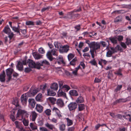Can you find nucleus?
Instances as JSON below:
<instances>
[{"instance_id":"603ef678","label":"nucleus","mask_w":131,"mask_h":131,"mask_svg":"<svg viewBox=\"0 0 131 131\" xmlns=\"http://www.w3.org/2000/svg\"><path fill=\"white\" fill-rule=\"evenodd\" d=\"M12 104L15 105L17 107L19 106L18 101L17 100H14L12 102Z\"/></svg>"},{"instance_id":"79ce46f5","label":"nucleus","mask_w":131,"mask_h":131,"mask_svg":"<svg viewBox=\"0 0 131 131\" xmlns=\"http://www.w3.org/2000/svg\"><path fill=\"white\" fill-rule=\"evenodd\" d=\"M66 120H67V126H70L72 125L73 124L72 121L69 118H67Z\"/></svg>"},{"instance_id":"338daca9","label":"nucleus","mask_w":131,"mask_h":131,"mask_svg":"<svg viewBox=\"0 0 131 131\" xmlns=\"http://www.w3.org/2000/svg\"><path fill=\"white\" fill-rule=\"evenodd\" d=\"M115 48L117 52L119 50H121V49L119 45H117Z\"/></svg>"},{"instance_id":"9b49d317","label":"nucleus","mask_w":131,"mask_h":131,"mask_svg":"<svg viewBox=\"0 0 131 131\" xmlns=\"http://www.w3.org/2000/svg\"><path fill=\"white\" fill-rule=\"evenodd\" d=\"M28 102L29 106L30 108H34L35 106L36 102L35 100L32 99H29Z\"/></svg>"},{"instance_id":"e2e57ef3","label":"nucleus","mask_w":131,"mask_h":131,"mask_svg":"<svg viewBox=\"0 0 131 131\" xmlns=\"http://www.w3.org/2000/svg\"><path fill=\"white\" fill-rule=\"evenodd\" d=\"M121 45L124 48L126 49L127 48L126 44L124 42H121L120 43Z\"/></svg>"},{"instance_id":"a878e982","label":"nucleus","mask_w":131,"mask_h":131,"mask_svg":"<svg viewBox=\"0 0 131 131\" xmlns=\"http://www.w3.org/2000/svg\"><path fill=\"white\" fill-rule=\"evenodd\" d=\"M122 17L121 15L118 16L116 17L114 19V22L115 23H117L121 22L122 21Z\"/></svg>"},{"instance_id":"cd10ccee","label":"nucleus","mask_w":131,"mask_h":131,"mask_svg":"<svg viewBox=\"0 0 131 131\" xmlns=\"http://www.w3.org/2000/svg\"><path fill=\"white\" fill-rule=\"evenodd\" d=\"M50 87L52 89L55 90H57L58 88V84L57 83H54L52 84Z\"/></svg>"},{"instance_id":"473e14b6","label":"nucleus","mask_w":131,"mask_h":131,"mask_svg":"<svg viewBox=\"0 0 131 131\" xmlns=\"http://www.w3.org/2000/svg\"><path fill=\"white\" fill-rule=\"evenodd\" d=\"M66 125L65 124L62 123L59 125L60 130L61 131H64L65 129Z\"/></svg>"},{"instance_id":"13d9d810","label":"nucleus","mask_w":131,"mask_h":131,"mask_svg":"<svg viewBox=\"0 0 131 131\" xmlns=\"http://www.w3.org/2000/svg\"><path fill=\"white\" fill-rule=\"evenodd\" d=\"M89 63L92 65L94 66L96 65L97 64V63L95 59H93L91 61L89 62Z\"/></svg>"},{"instance_id":"c03bdc74","label":"nucleus","mask_w":131,"mask_h":131,"mask_svg":"<svg viewBox=\"0 0 131 131\" xmlns=\"http://www.w3.org/2000/svg\"><path fill=\"white\" fill-rule=\"evenodd\" d=\"M122 87V85H118L116 88L115 89L114 92H117L118 91H119Z\"/></svg>"},{"instance_id":"052dcab7","label":"nucleus","mask_w":131,"mask_h":131,"mask_svg":"<svg viewBox=\"0 0 131 131\" xmlns=\"http://www.w3.org/2000/svg\"><path fill=\"white\" fill-rule=\"evenodd\" d=\"M117 40L120 41L122 40L123 39V37L122 36H118L117 37Z\"/></svg>"},{"instance_id":"f8f14e48","label":"nucleus","mask_w":131,"mask_h":131,"mask_svg":"<svg viewBox=\"0 0 131 131\" xmlns=\"http://www.w3.org/2000/svg\"><path fill=\"white\" fill-rule=\"evenodd\" d=\"M27 63H28V66L29 67L31 68H36V63L32 60L28 59Z\"/></svg>"},{"instance_id":"bb28decb","label":"nucleus","mask_w":131,"mask_h":131,"mask_svg":"<svg viewBox=\"0 0 131 131\" xmlns=\"http://www.w3.org/2000/svg\"><path fill=\"white\" fill-rule=\"evenodd\" d=\"M47 93L48 95L49 96H53L56 94V93L55 92L50 89L48 90Z\"/></svg>"},{"instance_id":"37998d69","label":"nucleus","mask_w":131,"mask_h":131,"mask_svg":"<svg viewBox=\"0 0 131 131\" xmlns=\"http://www.w3.org/2000/svg\"><path fill=\"white\" fill-rule=\"evenodd\" d=\"M46 87V85H40V89L41 90H42L43 93H44L45 92Z\"/></svg>"},{"instance_id":"4468645a","label":"nucleus","mask_w":131,"mask_h":131,"mask_svg":"<svg viewBox=\"0 0 131 131\" xmlns=\"http://www.w3.org/2000/svg\"><path fill=\"white\" fill-rule=\"evenodd\" d=\"M12 23L11 22H9V25L12 28V30L14 32L19 33V28L18 27V26L17 27L14 26H12Z\"/></svg>"},{"instance_id":"f3484780","label":"nucleus","mask_w":131,"mask_h":131,"mask_svg":"<svg viewBox=\"0 0 131 131\" xmlns=\"http://www.w3.org/2000/svg\"><path fill=\"white\" fill-rule=\"evenodd\" d=\"M29 93L31 95H34L37 93L38 91L36 88H31L29 91Z\"/></svg>"},{"instance_id":"5fc2aeb1","label":"nucleus","mask_w":131,"mask_h":131,"mask_svg":"<svg viewBox=\"0 0 131 131\" xmlns=\"http://www.w3.org/2000/svg\"><path fill=\"white\" fill-rule=\"evenodd\" d=\"M101 78L99 79L97 78H95L94 82L95 83H99L101 81Z\"/></svg>"},{"instance_id":"7c9ffc66","label":"nucleus","mask_w":131,"mask_h":131,"mask_svg":"<svg viewBox=\"0 0 131 131\" xmlns=\"http://www.w3.org/2000/svg\"><path fill=\"white\" fill-rule=\"evenodd\" d=\"M123 117L126 119H129V121L131 122V117L130 115L129 114H126L125 115H123Z\"/></svg>"},{"instance_id":"ea45409f","label":"nucleus","mask_w":131,"mask_h":131,"mask_svg":"<svg viewBox=\"0 0 131 131\" xmlns=\"http://www.w3.org/2000/svg\"><path fill=\"white\" fill-rule=\"evenodd\" d=\"M123 11L122 10H117L114 11L112 13V14L113 15L114 14H119L121 13H123Z\"/></svg>"},{"instance_id":"f257e3e1","label":"nucleus","mask_w":131,"mask_h":131,"mask_svg":"<svg viewBox=\"0 0 131 131\" xmlns=\"http://www.w3.org/2000/svg\"><path fill=\"white\" fill-rule=\"evenodd\" d=\"M3 32L8 35V38H9V43L11 42V40L14 38L15 34L12 32L9 26L7 25L4 27L3 30Z\"/></svg>"},{"instance_id":"09e8293b","label":"nucleus","mask_w":131,"mask_h":131,"mask_svg":"<svg viewBox=\"0 0 131 131\" xmlns=\"http://www.w3.org/2000/svg\"><path fill=\"white\" fill-rule=\"evenodd\" d=\"M82 11L81 8V7H80L78 9H74L73 11L71 12L72 13H73L74 12H79Z\"/></svg>"},{"instance_id":"f704fd0d","label":"nucleus","mask_w":131,"mask_h":131,"mask_svg":"<svg viewBox=\"0 0 131 131\" xmlns=\"http://www.w3.org/2000/svg\"><path fill=\"white\" fill-rule=\"evenodd\" d=\"M41 61H39L38 62H37L36 63V68L38 69H40V67L41 66H42V65L41 64Z\"/></svg>"},{"instance_id":"4d7b16f0","label":"nucleus","mask_w":131,"mask_h":131,"mask_svg":"<svg viewBox=\"0 0 131 131\" xmlns=\"http://www.w3.org/2000/svg\"><path fill=\"white\" fill-rule=\"evenodd\" d=\"M125 43L128 45H129L130 44L131 45V40L130 39L127 38Z\"/></svg>"},{"instance_id":"0eeeda50","label":"nucleus","mask_w":131,"mask_h":131,"mask_svg":"<svg viewBox=\"0 0 131 131\" xmlns=\"http://www.w3.org/2000/svg\"><path fill=\"white\" fill-rule=\"evenodd\" d=\"M69 46L67 45H64L59 49V52L61 53H67L69 50Z\"/></svg>"},{"instance_id":"4be33fe9","label":"nucleus","mask_w":131,"mask_h":131,"mask_svg":"<svg viewBox=\"0 0 131 131\" xmlns=\"http://www.w3.org/2000/svg\"><path fill=\"white\" fill-rule=\"evenodd\" d=\"M85 42L88 45V46L89 47H92L96 43H98V42H95V41H93L91 42H90V41L89 40H86Z\"/></svg>"},{"instance_id":"dca6fc26","label":"nucleus","mask_w":131,"mask_h":131,"mask_svg":"<svg viewBox=\"0 0 131 131\" xmlns=\"http://www.w3.org/2000/svg\"><path fill=\"white\" fill-rule=\"evenodd\" d=\"M35 108L37 112L41 113L43 111V107L40 104H37Z\"/></svg>"},{"instance_id":"680f3d73","label":"nucleus","mask_w":131,"mask_h":131,"mask_svg":"<svg viewBox=\"0 0 131 131\" xmlns=\"http://www.w3.org/2000/svg\"><path fill=\"white\" fill-rule=\"evenodd\" d=\"M38 51L40 53L42 54L44 53L45 52L44 49L41 47L39 49Z\"/></svg>"},{"instance_id":"393cba45","label":"nucleus","mask_w":131,"mask_h":131,"mask_svg":"<svg viewBox=\"0 0 131 131\" xmlns=\"http://www.w3.org/2000/svg\"><path fill=\"white\" fill-rule=\"evenodd\" d=\"M18 27L19 28V33H18V32H16L17 34H18L19 35H20L21 34L20 32H21L22 33V34H23V35H25L26 34V33H27L26 30V29L23 30V29H21L20 28V26L18 24Z\"/></svg>"},{"instance_id":"6e6d98bb","label":"nucleus","mask_w":131,"mask_h":131,"mask_svg":"<svg viewBox=\"0 0 131 131\" xmlns=\"http://www.w3.org/2000/svg\"><path fill=\"white\" fill-rule=\"evenodd\" d=\"M26 24L27 25H34V23L33 22L31 21H28L26 22Z\"/></svg>"},{"instance_id":"6e6552de","label":"nucleus","mask_w":131,"mask_h":131,"mask_svg":"<svg viewBox=\"0 0 131 131\" xmlns=\"http://www.w3.org/2000/svg\"><path fill=\"white\" fill-rule=\"evenodd\" d=\"M26 113V111L22 110L19 109L18 110V112L16 114V118L20 117V119L18 118L19 120H21L23 119V114Z\"/></svg>"},{"instance_id":"c9c22d12","label":"nucleus","mask_w":131,"mask_h":131,"mask_svg":"<svg viewBox=\"0 0 131 131\" xmlns=\"http://www.w3.org/2000/svg\"><path fill=\"white\" fill-rule=\"evenodd\" d=\"M54 45L56 48L59 49V48H60L61 46H62L60 43H59L57 42H55L54 43Z\"/></svg>"},{"instance_id":"9d476101","label":"nucleus","mask_w":131,"mask_h":131,"mask_svg":"<svg viewBox=\"0 0 131 131\" xmlns=\"http://www.w3.org/2000/svg\"><path fill=\"white\" fill-rule=\"evenodd\" d=\"M53 111L55 113V115L56 116L58 117L59 118H60L62 117V115L61 114L60 111L56 107H54Z\"/></svg>"},{"instance_id":"864d4df0","label":"nucleus","mask_w":131,"mask_h":131,"mask_svg":"<svg viewBox=\"0 0 131 131\" xmlns=\"http://www.w3.org/2000/svg\"><path fill=\"white\" fill-rule=\"evenodd\" d=\"M113 54L111 51L109 50L107 52L106 56L107 57H110Z\"/></svg>"},{"instance_id":"2f4dec72","label":"nucleus","mask_w":131,"mask_h":131,"mask_svg":"<svg viewBox=\"0 0 131 131\" xmlns=\"http://www.w3.org/2000/svg\"><path fill=\"white\" fill-rule=\"evenodd\" d=\"M130 98V97H128V98L126 99H118L119 103L121 102L124 103L126 102L127 101H129L130 99H128Z\"/></svg>"},{"instance_id":"a19ab883","label":"nucleus","mask_w":131,"mask_h":131,"mask_svg":"<svg viewBox=\"0 0 131 131\" xmlns=\"http://www.w3.org/2000/svg\"><path fill=\"white\" fill-rule=\"evenodd\" d=\"M77 60V58L75 57L74 59L70 62V64L72 66H74L75 64L76 61Z\"/></svg>"},{"instance_id":"7ed1b4c3","label":"nucleus","mask_w":131,"mask_h":131,"mask_svg":"<svg viewBox=\"0 0 131 131\" xmlns=\"http://www.w3.org/2000/svg\"><path fill=\"white\" fill-rule=\"evenodd\" d=\"M70 111L74 112L78 107V105L75 102H71L68 106Z\"/></svg>"},{"instance_id":"aec40b11","label":"nucleus","mask_w":131,"mask_h":131,"mask_svg":"<svg viewBox=\"0 0 131 131\" xmlns=\"http://www.w3.org/2000/svg\"><path fill=\"white\" fill-rule=\"evenodd\" d=\"M62 89L64 92H67L70 89V87L66 84L64 85L62 87Z\"/></svg>"},{"instance_id":"5701e85b","label":"nucleus","mask_w":131,"mask_h":131,"mask_svg":"<svg viewBox=\"0 0 131 131\" xmlns=\"http://www.w3.org/2000/svg\"><path fill=\"white\" fill-rule=\"evenodd\" d=\"M33 55L34 58L36 59H39L42 58V56L36 52H34Z\"/></svg>"},{"instance_id":"423d86ee","label":"nucleus","mask_w":131,"mask_h":131,"mask_svg":"<svg viewBox=\"0 0 131 131\" xmlns=\"http://www.w3.org/2000/svg\"><path fill=\"white\" fill-rule=\"evenodd\" d=\"M28 97L26 94H23L21 96L20 100L23 105L25 106L26 105Z\"/></svg>"},{"instance_id":"de8ad7c7","label":"nucleus","mask_w":131,"mask_h":131,"mask_svg":"<svg viewBox=\"0 0 131 131\" xmlns=\"http://www.w3.org/2000/svg\"><path fill=\"white\" fill-rule=\"evenodd\" d=\"M74 57L73 54L71 53H69L68 55V57L69 61L71 60Z\"/></svg>"},{"instance_id":"a18cd8bd","label":"nucleus","mask_w":131,"mask_h":131,"mask_svg":"<svg viewBox=\"0 0 131 131\" xmlns=\"http://www.w3.org/2000/svg\"><path fill=\"white\" fill-rule=\"evenodd\" d=\"M51 111L50 109H47L45 111V113L47 116H49L51 114Z\"/></svg>"},{"instance_id":"a211bd4d","label":"nucleus","mask_w":131,"mask_h":131,"mask_svg":"<svg viewBox=\"0 0 131 131\" xmlns=\"http://www.w3.org/2000/svg\"><path fill=\"white\" fill-rule=\"evenodd\" d=\"M58 95L59 96H62L64 97H66V95L65 93L63 91L62 89H60L58 92Z\"/></svg>"},{"instance_id":"bf43d9fd","label":"nucleus","mask_w":131,"mask_h":131,"mask_svg":"<svg viewBox=\"0 0 131 131\" xmlns=\"http://www.w3.org/2000/svg\"><path fill=\"white\" fill-rule=\"evenodd\" d=\"M99 43L100 44H101L103 47H108L107 44H106V42L104 41H101L100 42V43Z\"/></svg>"},{"instance_id":"58836bf2","label":"nucleus","mask_w":131,"mask_h":131,"mask_svg":"<svg viewBox=\"0 0 131 131\" xmlns=\"http://www.w3.org/2000/svg\"><path fill=\"white\" fill-rule=\"evenodd\" d=\"M29 126L32 130H34L37 129V126L34 124L32 123H30Z\"/></svg>"},{"instance_id":"412c9836","label":"nucleus","mask_w":131,"mask_h":131,"mask_svg":"<svg viewBox=\"0 0 131 131\" xmlns=\"http://www.w3.org/2000/svg\"><path fill=\"white\" fill-rule=\"evenodd\" d=\"M69 93L71 96H77L78 95L77 91L74 90H70L69 92Z\"/></svg>"},{"instance_id":"0e129e2a","label":"nucleus","mask_w":131,"mask_h":131,"mask_svg":"<svg viewBox=\"0 0 131 131\" xmlns=\"http://www.w3.org/2000/svg\"><path fill=\"white\" fill-rule=\"evenodd\" d=\"M110 72H112V71L110 70L108 72V79H111V77H112L113 74L112 73H110Z\"/></svg>"},{"instance_id":"3c124183","label":"nucleus","mask_w":131,"mask_h":131,"mask_svg":"<svg viewBox=\"0 0 131 131\" xmlns=\"http://www.w3.org/2000/svg\"><path fill=\"white\" fill-rule=\"evenodd\" d=\"M52 7L50 6H48L46 8H43L41 10V12H43L46 10H48L49 9H51Z\"/></svg>"},{"instance_id":"39448f33","label":"nucleus","mask_w":131,"mask_h":131,"mask_svg":"<svg viewBox=\"0 0 131 131\" xmlns=\"http://www.w3.org/2000/svg\"><path fill=\"white\" fill-rule=\"evenodd\" d=\"M100 45L99 42L96 43L92 47H90L92 49H91L90 50V52L91 53H94L95 50H96L100 49Z\"/></svg>"},{"instance_id":"b1692460","label":"nucleus","mask_w":131,"mask_h":131,"mask_svg":"<svg viewBox=\"0 0 131 131\" xmlns=\"http://www.w3.org/2000/svg\"><path fill=\"white\" fill-rule=\"evenodd\" d=\"M37 101L41 102L42 101V96L41 94L39 93L38 95L35 97Z\"/></svg>"},{"instance_id":"c85d7f7f","label":"nucleus","mask_w":131,"mask_h":131,"mask_svg":"<svg viewBox=\"0 0 131 131\" xmlns=\"http://www.w3.org/2000/svg\"><path fill=\"white\" fill-rule=\"evenodd\" d=\"M76 101L78 103H83L84 101V99L82 96H80L77 99Z\"/></svg>"},{"instance_id":"e433bc0d","label":"nucleus","mask_w":131,"mask_h":131,"mask_svg":"<svg viewBox=\"0 0 131 131\" xmlns=\"http://www.w3.org/2000/svg\"><path fill=\"white\" fill-rule=\"evenodd\" d=\"M22 122L24 126H26L28 125L29 121L26 118H24L23 119Z\"/></svg>"},{"instance_id":"69168bd1","label":"nucleus","mask_w":131,"mask_h":131,"mask_svg":"<svg viewBox=\"0 0 131 131\" xmlns=\"http://www.w3.org/2000/svg\"><path fill=\"white\" fill-rule=\"evenodd\" d=\"M59 86L60 89L63 86V81H59L58 82Z\"/></svg>"},{"instance_id":"20e7f679","label":"nucleus","mask_w":131,"mask_h":131,"mask_svg":"<svg viewBox=\"0 0 131 131\" xmlns=\"http://www.w3.org/2000/svg\"><path fill=\"white\" fill-rule=\"evenodd\" d=\"M26 64V60L23 61L22 62L20 61L18 62L17 66H16L17 69L19 71H22L23 70V65H25Z\"/></svg>"},{"instance_id":"4c0bfd02","label":"nucleus","mask_w":131,"mask_h":131,"mask_svg":"<svg viewBox=\"0 0 131 131\" xmlns=\"http://www.w3.org/2000/svg\"><path fill=\"white\" fill-rule=\"evenodd\" d=\"M48 99L52 104H54L55 103L56 101V99L53 97H49Z\"/></svg>"},{"instance_id":"ddd939ff","label":"nucleus","mask_w":131,"mask_h":131,"mask_svg":"<svg viewBox=\"0 0 131 131\" xmlns=\"http://www.w3.org/2000/svg\"><path fill=\"white\" fill-rule=\"evenodd\" d=\"M56 104L59 107H62L64 106L63 101L61 99H58L56 102Z\"/></svg>"},{"instance_id":"72a5a7b5","label":"nucleus","mask_w":131,"mask_h":131,"mask_svg":"<svg viewBox=\"0 0 131 131\" xmlns=\"http://www.w3.org/2000/svg\"><path fill=\"white\" fill-rule=\"evenodd\" d=\"M85 106L84 104H81L78 105L79 111L83 110L85 108Z\"/></svg>"},{"instance_id":"c756f323","label":"nucleus","mask_w":131,"mask_h":131,"mask_svg":"<svg viewBox=\"0 0 131 131\" xmlns=\"http://www.w3.org/2000/svg\"><path fill=\"white\" fill-rule=\"evenodd\" d=\"M41 64L42 65V66H49L50 65V64L49 62L46 60H44L42 61Z\"/></svg>"},{"instance_id":"49530a36","label":"nucleus","mask_w":131,"mask_h":131,"mask_svg":"<svg viewBox=\"0 0 131 131\" xmlns=\"http://www.w3.org/2000/svg\"><path fill=\"white\" fill-rule=\"evenodd\" d=\"M46 126L47 127L51 129H52L54 127L53 125L52 124H49L47 123L46 124Z\"/></svg>"},{"instance_id":"f03ea898","label":"nucleus","mask_w":131,"mask_h":131,"mask_svg":"<svg viewBox=\"0 0 131 131\" xmlns=\"http://www.w3.org/2000/svg\"><path fill=\"white\" fill-rule=\"evenodd\" d=\"M57 50L54 48L52 49L50 51H48L46 54L47 57L48 59L50 61H52L54 59L52 55L57 56Z\"/></svg>"},{"instance_id":"8fccbe9b","label":"nucleus","mask_w":131,"mask_h":131,"mask_svg":"<svg viewBox=\"0 0 131 131\" xmlns=\"http://www.w3.org/2000/svg\"><path fill=\"white\" fill-rule=\"evenodd\" d=\"M5 76L3 75H0V81L2 82H5Z\"/></svg>"},{"instance_id":"1a4fd4ad","label":"nucleus","mask_w":131,"mask_h":131,"mask_svg":"<svg viewBox=\"0 0 131 131\" xmlns=\"http://www.w3.org/2000/svg\"><path fill=\"white\" fill-rule=\"evenodd\" d=\"M13 71V69L10 68H8L6 69V74L7 76L8 77V80L7 81H9L11 80L12 78L11 75H12Z\"/></svg>"},{"instance_id":"2eb2a0df","label":"nucleus","mask_w":131,"mask_h":131,"mask_svg":"<svg viewBox=\"0 0 131 131\" xmlns=\"http://www.w3.org/2000/svg\"><path fill=\"white\" fill-rule=\"evenodd\" d=\"M38 115V114L35 111L31 112L30 115L31 119L32 121H35Z\"/></svg>"},{"instance_id":"6ab92c4d","label":"nucleus","mask_w":131,"mask_h":131,"mask_svg":"<svg viewBox=\"0 0 131 131\" xmlns=\"http://www.w3.org/2000/svg\"><path fill=\"white\" fill-rule=\"evenodd\" d=\"M108 39L113 44L117 43V41L116 37H110L108 38Z\"/></svg>"},{"instance_id":"774afa93","label":"nucleus","mask_w":131,"mask_h":131,"mask_svg":"<svg viewBox=\"0 0 131 131\" xmlns=\"http://www.w3.org/2000/svg\"><path fill=\"white\" fill-rule=\"evenodd\" d=\"M10 118L12 119V121L13 122H14L16 120L14 116L11 114L10 116Z\"/></svg>"}]
</instances>
